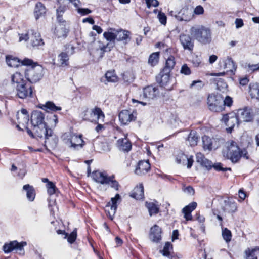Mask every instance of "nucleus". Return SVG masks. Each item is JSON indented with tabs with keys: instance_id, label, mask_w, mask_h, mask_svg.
<instances>
[{
	"instance_id": "nucleus-1",
	"label": "nucleus",
	"mask_w": 259,
	"mask_h": 259,
	"mask_svg": "<svg viewBox=\"0 0 259 259\" xmlns=\"http://www.w3.org/2000/svg\"><path fill=\"white\" fill-rule=\"evenodd\" d=\"M44 115L39 111H34L32 113L31 122L33 126V130L37 136L42 137L45 136V145H49L51 147L55 146L56 142L55 139L53 143L51 142L52 131L51 129H48L46 123L44 121Z\"/></svg>"
},
{
	"instance_id": "nucleus-2",
	"label": "nucleus",
	"mask_w": 259,
	"mask_h": 259,
	"mask_svg": "<svg viewBox=\"0 0 259 259\" xmlns=\"http://www.w3.org/2000/svg\"><path fill=\"white\" fill-rule=\"evenodd\" d=\"M222 154L224 157L230 159L232 162L236 163L243 157L246 159L249 158L246 149H240L237 144L233 141L226 143L222 150Z\"/></svg>"
},
{
	"instance_id": "nucleus-3",
	"label": "nucleus",
	"mask_w": 259,
	"mask_h": 259,
	"mask_svg": "<svg viewBox=\"0 0 259 259\" xmlns=\"http://www.w3.org/2000/svg\"><path fill=\"white\" fill-rule=\"evenodd\" d=\"M190 33L195 39L202 44H208L211 41V31L209 27L203 25L195 26L191 27Z\"/></svg>"
},
{
	"instance_id": "nucleus-4",
	"label": "nucleus",
	"mask_w": 259,
	"mask_h": 259,
	"mask_svg": "<svg viewBox=\"0 0 259 259\" xmlns=\"http://www.w3.org/2000/svg\"><path fill=\"white\" fill-rule=\"evenodd\" d=\"M61 139L64 144L73 149L81 148L84 145L82 135H77L72 132L64 133L61 136Z\"/></svg>"
},
{
	"instance_id": "nucleus-5",
	"label": "nucleus",
	"mask_w": 259,
	"mask_h": 259,
	"mask_svg": "<svg viewBox=\"0 0 259 259\" xmlns=\"http://www.w3.org/2000/svg\"><path fill=\"white\" fill-rule=\"evenodd\" d=\"M42 66L35 64L32 66L27 67L25 72V76L30 83H36L42 78L44 74Z\"/></svg>"
},
{
	"instance_id": "nucleus-6",
	"label": "nucleus",
	"mask_w": 259,
	"mask_h": 259,
	"mask_svg": "<svg viewBox=\"0 0 259 259\" xmlns=\"http://www.w3.org/2000/svg\"><path fill=\"white\" fill-rule=\"evenodd\" d=\"M19 41L30 40V43L33 47H37L44 44L40 34L34 30H30L25 33L19 34Z\"/></svg>"
},
{
	"instance_id": "nucleus-7",
	"label": "nucleus",
	"mask_w": 259,
	"mask_h": 259,
	"mask_svg": "<svg viewBox=\"0 0 259 259\" xmlns=\"http://www.w3.org/2000/svg\"><path fill=\"white\" fill-rule=\"evenodd\" d=\"M207 104L209 110L213 112H220L223 109V97L219 95L211 94L207 98Z\"/></svg>"
},
{
	"instance_id": "nucleus-8",
	"label": "nucleus",
	"mask_w": 259,
	"mask_h": 259,
	"mask_svg": "<svg viewBox=\"0 0 259 259\" xmlns=\"http://www.w3.org/2000/svg\"><path fill=\"white\" fill-rule=\"evenodd\" d=\"M16 96L21 99H25L28 97H31L33 89L32 85L27 82L22 84H19L15 86Z\"/></svg>"
},
{
	"instance_id": "nucleus-9",
	"label": "nucleus",
	"mask_w": 259,
	"mask_h": 259,
	"mask_svg": "<svg viewBox=\"0 0 259 259\" xmlns=\"http://www.w3.org/2000/svg\"><path fill=\"white\" fill-rule=\"evenodd\" d=\"M221 121L224 122L226 125L228 126L226 128L228 133H231L235 124H239L240 123L235 113H230L224 115Z\"/></svg>"
},
{
	"instance_id": "nucleus-10",
	"label": "nucleus",
	"mask_w": 259,
	"mask_h": 259,
	"mask_svg": "<svg viewBox=\"0 0 259 259\" xmlns=\"http://www.w3.org/2000/svg\"><path fill=\"white\" fill-rule=\"evenodd\" d=\"M120 199L119 194H117L114 197L111 198V201L106 204L105 207V212L111 220H113L116 213L117 207V201Z\"/></svg>"
},
{
	"instance_id": "nucleus-11",
	"label": "nucleus",
	"mask_w": 259,
	"mask_h": 259,
	"mask_svg": "<svg viewBox=\"0 0 259 259\" xmlns=\"http://www.w3.org/2000/svg\"><path fill=\"white\" fill-rule=\"evenodd\" d=\"M86 112L85 116H88L87 113L90 114V116L85 117L86 120L92 122L96 121V120L102 122L104 121L105 115L100 108L95 107L90 111H87Z\"/></svg>"
},
{
	"instance_id": "nucleus-12",
	"label": "nucleus",
	"mask_w": 259,
	"mask_h": 259,
	"mask_svg": "<svg viewBox=\"0 0 259 259\" xmlns=\"http://www.w3.org/2000/svg\"><path fill=\"white\" fill-rule=\"evenodd\" d=\"M175 18L179 21H190L192 19L194 14L193 10L187 7L182 8L177 14L174 15Z\"/></svg>"
},
{
	"instance_id": "nucleus-13",
	"label": "nucleus",
	"mask_w": 259,
	"mask_h": 259,
	"mask_svg": "<svg viewBox=\"0 0 259 259\" xmlns=\"http://www.w3.org/2000/svg\"><path fill=\"white\" fill-rule=\"evenodd\" d=\"M26 245L27 243L26 242L19 243L17 241H13L8 244H5L3 248L5 253H9L14 250L23 251V247Z\"/></svg>"
},
{
	"instance_id": "nucleus-14",
	"label": "nucleus",
	"mask_w": 259,
	"mask_h": 259,
	"mask_svg": "<svg viewBox=\"0 0 259 259\" xmlns=\"http://www.w3.org/2000/svg\"><path fill=\"white\" fill-rule=\"evenodd\" d=\"M176 160L178 164H182L184 165H187L188 168L191 167L194 162L192 156L189 157L181 152L177 154Z\"/></svg>"
},
{
	"instance_id": "nucleus-15",
	"label": "nucleus",
	"mask_w": 259,
	"mask_h": 259,
	"mask_svg": "<svg viewBox=\"0 0 259 259\" xmlns=\"http://www.w3.org/2000/svg\"><path fill=\"white\" fill-rule=\"evenodd\" d=\"M236 115L240 122H249L252 120V116L250 110L247 107L238 110Z\"/></svg>"
},
{
	"instance_id": "nucleus-16",
	"label": "nucleus",
	"mask_w": 259,
	"mask_h": 259,
	"mask_svg": "<svg viewBox=\"0 0 259 259\" xmlns=\"http://www.w3.org/2000/svg\"><path fill=\"white\" fill-rule=\"evenodd\" d=\"M66 49L67 52H61L58 55V61L60 65L61 66H66L69 64V55L68 54H72L74 53V47L71 45H68Z\"/></svg>"
},
{
	"instance_id": "nucleus-17",
	"label": "nucleus",
	"mask_w": 259,
	"mask_h": 259,
	"mask_svg": "<svg viewBox=\"0 0 259 259\" xmlns=\"http://www.w3.org/2000/svg\"><path fill=\"white\" fill-rule=\"evenodd\" d=\"M180 41L185 50L192 51L194 47V41L188 34H182L180 36Z\"/></svg>"
},
{
	"instance_id": "nucleus-18",
	"label": "nucleus",
	"mask_w": 259,
	"mask_h": 259,
	"mask_svg": "<svg viewBox=\"0 0 259 259\" xmlns=\"http://www.w3.org/2000/svg\"><path fill=\"white\" fill-rule=\"evenodd\" d=\"M131 33L126 30L122 29H116V40L123 41L124 44L128 43L131 39Z\"/></svg>"
},
{
	"instance_id": "nucleus-19",
	"label": "nucleus",
	"mask_w": 259,
	"mask_h": 259,
	"mask_svg": "<svg viewBox=\"0 0 259 259\" xmlns=\"http://www.w3.org/2000/svg\"><path fill=\"white\" fill-rule=\"evenodd\" d=\"M159 94L157 87L148 86L144 89L143 97L147 99H153Z\"/></svg>"
},
{
	"instance_id": "nucleus-20",
	"label": "nucleus",
	"mask_w": 259,
	"mask_h": 259,
	"mask_svg": "<svg viewBox=\"0 0 259 259\" xmlns=\"http://www.w3.org/2000/svg\"><path fill=\"white\" fill-rule=\"evenodd\" d=\"M119 119L122 124L125 125L132 120H134L135 117L131 111L125 110L120 112L119 114Z\"/></svg>"
},
{
	"instance_id": "nucleus-21",
	"label": "nucleus",
	"mask_w": 259,
	"mask_h": 259,
	"mask_svg": "<svg viewBox=\"0 0 259 259\" xmlns=\"http://www.w3.org/2000/svg\"><path fill=\"white\" fill-rule=\"evenodd\" d=\"M161 229L157 225H155L151 227L149 237L154 242H158L161 239Z\"/></svg>"
},
{
	"instance_id": "nucleus-22",
	"label": "nucleus",
	"mask_w": 259,
	"mask_h": 259,
	"mask_svg": "<svg viewBox=\"0 0 259 259\" xmlns=\"http://www.w3.org/2000/svg\"><path fill=\"white\" fill-rule=\"evenodd\" d=\"M150 168L148 161H141L135 169V172L138 175H143L146 174Z\"/></svg>"
},
{
	"instance_id": "nucleus-23",
	"label": "nucleus",
	"mask_w": 259,
	"mask_h": 259,
	"mask_svg": "<svg viewBox=\"0 0 259 259\" xmlns=\"http://www.w3.org/2000/svg\"><path fill=\"white\" fill-rule=\"evenodd\" d=\"M92 177L95 182L101 184H106L109 177L105 172L98 170L93 172Z\"/></svg>"
},
{
	"instance_id": "nucleus-24",
	"label": "nucleus",
	"mask_w": 259,
	"mask_h": 259,
	"mask_svg": "<svg viewBox=\"0 0 259 259\" xmlns=\"http://www.w3.org/2000/svg\"><path fill=\"white\" fill-rule=\"evenodd\" d=\"M170 72L168 71L166 73L162 70L156 77L157 81L161 87L167 85L170 81Z\"/></svg>"
},
{
	"instance_id": "nucleus-25",
	"label": "nucleus",
	"mask_w": 259,
	"mask_h": 259,
	"mask_svg": "<svg viewBox=\"0 0 259 259\" xmlns=\"http://www.w3.org/2000/svg\"><path fill=\"white\" fill-rule=\"evenodd\" d=\"M117 145L120 150L124 152H128L132 148V144L126 136L124 138L119 139L117 142Z\"/></svg>"
},
{
	"instance_id": "nucleus-26",
	"label": "nucleus",
	"mask_w": 259,
	"mask_h": 259,
	"mask_svg": "<svg viewBox=\"0 0 259 259\" xmlns=\"http://www.w3.org/2000/svg\"><path fill=\"white\" fill-rule=\"evenodd\" d=\"M223 208L224 211L229 213L234 212L237 210V204L232 199H228L224 201Z\"/></svg>"
},
{
	"instance_id": "nucleus-27",
	"label": "nucleus",
	"mask_w": 259,
	"mask_h": 259,
	"mask_svg": "<svg viewBox=\"0 0 259 259\" xmlns=\"http://www.w3.org/2000/svg\"><path fill=\"white\" fill-rule=\"evenodd\" d=\"M130 196L137 200H141L144 198V186L142 184L135 187Z\"/></svg>"
},
{
	"instance_id": "nucleus-28",
	"label": "nucleus",
	"mask_w": 259,
	"mask_h": 259,
	"mask_svg": "<svg viewBox=\"0 0 259 259\" xmlns=\"http://www.w3.org/2000/svg\"><path fill=\"white\" fill-rule=\"evenodd\" d=\"M67 10V8L65 6H60L56 10L57 20L60 24L63 26H65L66 21L64 19L63 15Z\"/></svg>"
},
{
	"instance_id": "nucleus-29",
	"label": "nucleus",
	"mask_w": 259,
	"mask_h": 259,
	"mask_svg": "<svg viewBox=\"0 0 259 259\" xmlns=\"http://www.w3.org/2000/svg\"><path fill=\"white\" fill-rule=\"evenodd\" d=\"M196 206L197 203L195 202H193L183 208V212L184 214V218L186 220L188 221L192 219L191 213L196 208Z\"/></svg>"
},
{
	"instance_id": "nucleus-30",
	"label": "nucleus",
	"mask_w": 259,
	"mask_h": 259,
	"mask_svg": "<svg viewBox=\"0 0 259 259\" xmlns=\"http://www.w3.org/2000/svg\"><path fill=\"white\" fill-rule=\"evenodd\" d=\"M249 94L252 99H259V84L257 83H250Z\"/></svg>"
},
{
	"instance_id": "nucleus-31",
	"label": "nucleus",
	"mask_w": 259,
	"mask_h": 259,
	"mask_svg": "<svg viewBox=\"0 0 259 259\" xmlns=\"http://www.w3.org/2000/svg\"><path fill=\"white\" fill-rule=\"evenodd\" d=\"M105 80L103 79H102L101 80L105 84H107L108 82H116L118 80V77L115 74L114 70L108 71L105 74Z\"/></svg>"
},
{
	"instance_id": "nucleus-32",
	"label": "nucleus",
	"mask_w": 259,
	"mask_h": 259,
	"mask_svg": "<svg viewBox=\"0 0 259 259\" xmlns=\"http://www.w3.org/2000/svg\"><path fill=\"white\" fill-rule=\"evenodd\" d=\"M46 13V8L43 4L40 2L37 3L35 7L34 14L36 20Z\"/></svg>"
},
{
	"instance_id": "nucleus-33",
	"label": "nucleus",
	"mask_w": 259,
	"mask_h": 259,
	"mask_svg": "<svg viewBox=\"0 0 259 259\" xmlns=\"http://www.w3.org/2000/svg\"><path fill=\"white\" fill-rule=\"evenodd\" d=\"M246 259H259V247L250 249L247 248L245 251Z\"/></svg>"
},
{
	"instance_id": "nucleus-34",
	"label": "nucleus",
	"mask_w": 259,
	"mask_h": 259,
	"mask_svg": "<svg viewBox=\"0 0 259 259\" xmlns=\"http://www.w3.org/2000/svg\"><path fill=\"white\" fill-rule=\"evenodd\" d=\"M11 82L15 87L19 84H22L26 81L24 79L23 75L20 73L16 72L11 76Z\"/></svg>"
},
{
	"instance_id": "nucleus-35",
	"label": "nucleus",
	"mask_w": 259,
	"mask_h": 259,
	"mask_svg": "<svg viewBox=\"0 0 259 259\" xmlns=\"http://www.w3.org/2000/svg\"><path fill=\"white\" fill-rule=\"evenodd\" d=\"M104 37L107 40L109 41H114L116 39V29L113 28L108 29L103 34Z\"/></svg>"
},
{
	"instance_id": "nucleus-36",
	"label": "nucleus",
	"mask_w": 259,
	"mask_h": 259,
	"mask_svg": "<svg viewBox=\"0 0 259 259\" xmlns=\"http://www.w3.org/2000/svg\"><path fill=\"white\" fill-rule=\"evenodd\" d=\"M41 108L47 112H55L61 110V107L55 105L53 102L51 101L47 102L44 105H42Z\"/></svg>"
},
{
	"instance_id": "nucleus-37",
	"label": "nucleus",
	"mask_w": 259,
	"mask_h": 259,
	"mask_svg": "<svg viewBox=\"0 0 259 259\" xmlns=\"http://www.w3.org/2000/svg\"><path fill=\"white\" fill-rule=\"evenodd\" d=\"M23 189L26 192L27 199L30 201H33L35 198V194L33 187L29 184H27L23 186Z\"/></svg>"
},
{
	"instance_id": "nucleus-38",
	"label": "nucleus",
	"mask_w": 259,
	"mask_h": 259,
	"mask_svg": "<svg viewBox=\"0 0 259 259\" xmlns=\"http://www.w3.org/2000/svg\"><path fill=\"white\" fill-rule=\"evenodd\" d=\"M175 65V58L172 56H170L166 60L165 66L163 68V70H164V72L166 73H167L168 71L170 72Z\"/></svg>"
},
{
	"instance_id": "nucleus-39",
	"label": "nucleus",
	"mask_w": 259,
	"mask_h": 259,
	"mask_svg": "<svg viewBox=\"0 0 259 259\" xmlns=\"http://www.w3.org/2000/svg\"><path fill=\"white\" fill-rule=\"evenodd\" d=\"M202 141L203 148L205 150H208L210 151L213 148H214V147L212 146V140L210 137L207 136H203Z\"/></svg>"
},
{
	"instance_id": "nucleus-40",
	"label": "nucleus",
	"mask_w": 259,
	"mask_h": 259,
	"mask_svg": "<svg viewBox=\"0 0 259 259\" xmlns=\"http://www.w3.org/2000/svg\"><path fill=\"white\" fill-rule=\"evenodd\" d=\"M146 206L148 209L150 216L156 214L159 212V207L153 202H146Z\"/></svg>"
},
{
	"instance_id": "nucleus-41",
	"label": "nucleus",
	"mask_w": 259,
	"mask_h": 259,
	"mask_svg": "<svg viewBox=\"0 0 259 259\" xmlns=\"http://www.w3.org/2000/svg\"><path fill=\"white\" fill-rule=\"evenodd\" d=\"M189 145L191 146H194L197 145L198 142V136L196 135V132L191 131L187 139Z\"/></svg>"
},
{
	"instance_id": "nucleus-42",
	"label": "nucleus",
	"mask_w": 259,
	"mask_h": 259,
	"mask_svg": "<svg viewBox=\"0 0 259 259\" xmlns=\"http://www.w3.org/2000/svg\"><path fill=\"white\" fill-rule=\"evenodd\" d=\"M172 249V245L169 242H166L163 247V249L160 251L162 255L165 257H170V252Z\"/></svg>"
},
{
	"instance_id": "nucleus-43",
	"label": "nucleus",
	"mask_w": 259,
	"mask_h": 259,
	"mask_svg": "<svg viewBox=\"0 0 259 259\" xmlns=\"http://www.w3.org/2000/svg\"><path fill=\"white\" fill-rule=\"evenodd\" d=\"M106 184L110 185V187L114 189L116 191H118L120 187L119 183L114 179V176H109Z\"/></svg>"
},
{
	"instance_id": "nucleus-44",
	"label": "nucleus",
	"mask_w": 259,
	"mask_h": 259,
	"mask_svg": "<svg viewBox=\"0 0 259 259\" xmlns=\"http://www.w3.org/2000/svg\"><path fill=\"white\" fill-rule=\"evenodd\" d=\"M6 62L8 66L12 67H17L19 65V60L12 56H7Z\"/></svg>"
},
{
	"instance_id": "nucleus-45",
	"label": "nucleus",
	"mask_w": 259,
	"mask_h": 259,
	"mask_svg": "<svg viewBox=\"0 0 259 259\" xmlns=\"http://www.w3.org/2000/svg\"><path fill=\"white\" fill-rule=\"evenodd\" d=\"M159 52H155L151 54L149 58L148 63L151 66H155L159 61Z\"/></svg>"
},
{
	"instance_id": "nucleus-46",
	"label": "nucleus",
	"mask_w": 259,
	"mask_h": 259,
	"mask_svg": "<svg viewBox=\"0 0 259 259\" xmlns=\"http://www.w3.org/2000/svg\"><path fill=\"white\" fill-rule=\"evenodd\" d=\"M61 25L60 24V26ZM68 32V30L64 27H57L55 29V33L56 35L59 37H65L67 36V34Z\"/></svg>"
},
{
	"instance_id": "nucleus-47",
	"label": "nucleus",
	"mask_w": 259,
	"mask_h": 259,
	"mask_svg": "<svg viewBox=\"0 0 259 259\" xmlns=\"http://www.w3.org/2000/svg\"><path fill=\"white\" fill-rule=\"evenodd\" d=\"M224 68L227 69V71H232L233 69L235 70V63L231 58H228L224 61Z\"/></svg>"
},
{
	"instance_id": "nucleus-48",
	"label": "nucleus",
	"mask_w": 259,
	"mask_h": 259,
	"mask_svg": "<svg viewBox=\"0 0 259 259\" xmlns=\"http://www.w3.org/2000/svg\"><path fill=\"white\" fill-rule=\"evenodd\" d=\"M222 237L226 242H229L231 241L232 238V233L231 231L227 228L222 229Z\"/></svg>"
},
{
	"instance_id": "nucleus-49",
	"label": "nucleus",
	"mask_w": 259,
	"mask_h": 259,
	"mask_svg": "<svg viewBox=\"0 0 259 259\" xmlns=\"http://www.w3.org/2000/svg\"><path fill=\"white\" fill-rule=\"evenodd\" d=\"M18 122L24 126L27 124L29 121V115H20L17 114Z\"/></svg>"
},
{
	"instance_id": "nucleus-50",
	"label": "nucleus",
	"mask_w": 259,
	"mask_h": 259,
	"mask_svg": "<svg viewBox=\"0 0 259 259\" xmlns=\"http://www.w3.org/2000/svg\"><path fill=\"white\" fill-rule=\"evenodd\" d=\"M217 89L222 92H224L227 88V84L223 80L220 79L217 82Z\"/></svg>"
},
{
	"instance_id": "nucleus-51",
	"label": "nucleus",
	"mask_w": 259,
	"mask_h": 259,
	"mask_svg": "<svg viewBox=\"0 0 259 259\" xmlns=\"http://www.w3.org/2000/svg\"><path fill=\"white\" fill-rule=\"evenodd\" d=\"M47 187L48 189V193L50 195H52L55 193L56 188L55 184L52 182H48L47 184Z\"/></svg>"
},
{
	"instance_id": "nucleus-52",
	"label": "nucleus",
	"mask_w": 259,
	"mask_h": 259,
	"mask_svg": "<svg viewBox=\"0 0 259 259\" xmlns=\"http://www.w3.org/2000/svg\"><path fill=\"white\" fill-rule=\"evenodd\" d=\"M123 79L124 80V82L130 83L134 80V77L132 73L130 72H125L123 74Z\"/></svg>"
},
{
	"instance_id": "nucleus-53",
	"label": "nucleus",
	"mask_w": 259,
	"mask_h": 259,
	"mask_svg": "<svg viewBox=\"0 0 259 259\" xmlns=\"http://www.w3.org/2000/svg\"><path fill=\"white\" fill-rule=\"evenodd\" d=\"M212 167H213L217 171H226V170H231V168H223L222 167V164L221 163L218 162L215 163L212 165Z\"/></svg>"
},
{
	"instance_id": "nucleus-54",
	"label": "nucleus",
	"mask_w": 259,
	"mask_h": 259,
	"mask_svg": "<svg viewBox=\"0 0 259 259\" xmlns=\"http://www.w3.org/2000/svg\"><path fill=\"white\" fill-rule=\"evenodd\" d=\"M77 236L76 230H74L68 237L67 240L70 243H73L76 240Z\"/></svg>"
},
{
	"instance_id": "nucleus-55",
	"label": "nucleus",
	"mask_w": 259,
	"mask_h": 259,
	"mask_svg": "<svg viewBox=\"0 0 259 259\" xmlns=\"http://www.w3.org/2000/svg\"><path fill=\"white\" fill-rule=\"evenodd\" d=\"M245 68L248 71H254L259 69V64H247L245 65Z\"/></svg>"
},
{
	"instance_id": "nucleus-56",
	"label": "nucleus",
	"mask_w": 259,
	"mask_h": 259,
	"mask_svg": "<svg viewBox=\"0 0 259 259\" xmlns=\"http://www.w3.org/2000/svg\"><path fill=\"white\" fill-rule=\"evenodd\" d=\"M157 17L159 19V21L162 24H163V25L166 24L167 18H166V16H165L164 13H163L161 12H159Z\"/></svg>"
},
{
	"instance_id": "nucleus-57",
	"label": "nucleus",
	"mask_w": 259,
	"mask_h": 259,
	"mask_svg": "<svg viewBox=\"0 0 259 259\" xmlns=\"http://www.w3.org/2000/svg\"><path fill=\"white\" fill-rule=\"evenodd\" d=\"M147 6L148 8L151 7H156L159 5V2L157 0H145Z\"/></svg>"
},
{
	"instance_id": "nucleus-58",
	"label": "nucleus",
	"mask_w": 259,
	"mask_h": 259,
	"mask_svg": "<svg viewBox=\"0 0 259 259\" xmlns=\"http://www.w3.org/2000/svg\"><path fill=\"white\" fill-rule=\"evenodd\" d=\"M77 8V11L78 13L81 14V15H85L88 14H90L91 13V10L88 8H80L78 7V6L77 5V7H76Z\"/></svg>"
},
{
	"instance_id": "nucleus-59",
	"label": "nucleus",
	"mask_w": 259,
	"mask_h": 259,
	"mask_svg": "<svg viewBox=\"0 0 259 259\" xmlns=\"http://www.w3.org/2000/svg\"><path fill=\"white\" fill-rule=\"evenodd\" d=\"M181 73L188 75L191 74V70L186 64H184L181 67Z\"/></svg>"
},
{
	"instance_id": "nucleus-60",
	"label": "nucleus",
	"mask_w": 259,
	"mask_h": 259,
	"mask_svg": "<svg viewBox=\"0 0 259 259\" xmlns=\"http://www.w3.org/2000/svg\"><path fill=\"white\" fill-rule=\"evenodd\" d=\"M204 13V9L201 6H197L194 10H193V14L196 15H201Z\"/></svg>"
},
{
	"instance_id": "nucleus-61",
	"label": "nucleus",
	"mask_w": 259,
	"mask_h": 259,
	"mask_svg": "<svg viewBox=\"0 0 259 259\" xmlns=\"http://www.w3.org/2000/svg\"><path fill=\"white\" fill-rule=\"evenodd\" d=\"M200 164L205 166L208 169L211 168L212 167V165H213L212 162L210 161H209V160L207 159L206 158H205L203 160V162H202Z\"/></svg>"
},
{
	"instance_id": "nucleus-62",
	"label": "nucleus",
	"mask_w": 259,
	"mask_h": 259,
	"mask_svg": "<svg viewBox=\"0 0 259 259\" xmlns=\"http://www.w3.org/2000/svg\"><path fill=\"white\" fill-rule=\"evenodd\" d=\"M196 84H197V89L198 90L201 89L203 87V83L202 81L201 80H195L192 82V83L191 84V88H192L193 87L195 86Z\"/></svg>"
},
{
	"instance_id": "nucleus-63",
	"label": "nucleus",
	"mask_w": 259,
	"mask_h": 259,
	"mask_svg": "<svg viewBox=\"0 0 259 259\" xmlns=\"http://www.w3.org/2000/svg\"><path fill=\"white\" fill-rule=\"evenodd\" d=\"M33 62L32 60L25 58L24 60H23L21 62L22 64L24 65H27L28 66H32L33 65Z\"/></svg>"
},
{
	"instance_id": "nucleus-64",
	"label": "nucleus",
	"mask_w": 259,
	"mask_h": 259,
	"mask_svg": "<svg viewBox=\"0 0 259 259\" xmlns=\"http://www.w3.org/2000/svg\"><path fill=\"white\" fill-rule=\"evenodd\" d=\"M196 161L197 162L201 164L202 162H203V160L205 159L203 155H202L200 153H198L196 155Z\"/></svg>"
}]
</instances>
